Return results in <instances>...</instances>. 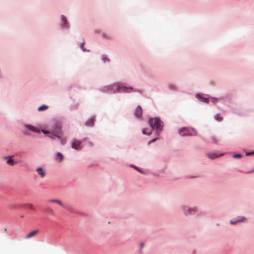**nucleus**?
<instances>
[{
    "instance_id": "obj_13",
    "label": "nucleus",
    "mask_w": 254,
    "mask_h": 254,
    "mask_svg": "<svg viewBox=\"0 0 254 254\" xmlns=\"http://www.w3.org/2000/svg\"><path fill=\"white\" fill-rule=\"evenodd\" d=\"M94 122V119L93 118H90L86 122V125L88 126H92Z\"/></svg>"
},
{
    "instance_id": "obj_9",
    "label": "nucleus",
    "mask_w": 254,
    "mask_h": 254,
    "mask_svg": "<svg viewBox=\"0 0 254 254\" xmlns=\"http://www.w3.org/2000/svg\"><path fill=\"white\" fill-rule=\"evenodd\" d=\"M39 232L38 230H36L30 232L25 236V239H28L35 237Z\"/></svg>"
},
{
    "instance_id": "obj_12",
    "label": "nucleus",
    "mask_w": 254,
    "mask_h": 254,
    "mask_svg": "<svg viewBox=\"0 0 254 254\" xmlns=\"http://www.w3.org/2000/svg\"><path fill=\"white\" fill-rule=\"evenodd\" d=\"M152 128H144L142 130V133L144 134L150 135L152 133Z\"/></svg>"
},
{
    "instance_id": "obj_19",
    "label": "nucleus",
    "mask_w": 254,
    "mask_h": 254,
    "mask_svg": "<svg viewBox=\"0 0 254 254\" xmlns=\"http://www.w3.org/2000/svg\"><path fill=\"white\" fill-rule=\"evenodd\" d=\"M215 118L216 120H217V121H219V122H221L223 120L222 117L220 114H217L215 116Z\"/></svg>"
},
{
    "instance_id": "obj_28",
    "label": "nucleus",
    "mask_w": 254,
    "mask_h": 254,
    "mask_svg": "<svg viewBox=\"0 0 254 254\" xmlns=\"http://www.w3.org/2000/svg\"><path fill=\"white\" fill-rule=\"evenodd\" d=\"M212 139L215 142V143H217V140L215 138V137L214 136H212L211 137Z\"/></svg>"
},
{
    "instance_id": "obj_30",
    "label": "nucleus",
    "mask_w": 254,
    "mask_h": 254,
    "mask_svg": "<svg viewBox=\"0 0 254 254\" xmlns=\"http://www.w3.org/2000/svg\"><path fill=\"white\" fill-rule=\"evenodd\" d=\"M157 138H154V139H152L151 140H150L149 141V143L154 142V141H155L157 140Z\"/></svg>"
},
{
    "instance_id": "obj_20",
    "label": "nucleus",
    "mask_w": 254,
    "mask_h": 254,
    "mask_svg": "<svg viewBox=\"0 0 254 254\" xmlns=\"http://www.w3.org/2000/svg\"><path fill=\"white\" fill-rule=\"evenodd\" d=\"M102 59L104 63L110 62V59L107 57L106 55H105L102 56Z\"/></svg>"
},
{
    "instance_id": "obj_16",
    "label": "nucleus",
    "mask_w": 254,
    "mask_h": 254,
    "mask_svg": "<svg viewBox=\"0 0 254 254\" xmlns=\"http://www.w3.org/2000/svg\"><path fill=\"white\" fill-rule=\"evenodd\" d=\"M245 220H246V219L245 218V217H243L242 219H239L237 221H230V223L231 224H236L237 222H244L245 221Z\"/></svg>"
},
{
    "instance_id": "obj_17",
    "label": "nucleus",
    "mask_w": 254,
    "mask_h": 254,
    "mask_svg": "<svg viewBox=\"0 0 254 254\" xmlns=\"http://www.w3.org/2000/svg\"><path fill=\"white\" fill-rule=\"evenodd\" d=\"M57 157L59 158V161L62 162L64 159V155L60 152L57 153Z\"/></svg>"
},
{
    "instance_id": "obj_8",
    "label": "nucleus",
    "mask_w": 254,
    "mask_h": 254,
    "mask_svg": "<svg viewBox=\"0 0 254 254\" xmlns=\"http://www.w3.org/2000/svg\"><path fill=\"white\" fill-rule=\"evenodd\" d=\"M142 114V109L140 106H138L134 111V115L136 117H141Z\"/></svg>"
},
{
    "instance_id": "obj_23",
    "label": "nucleus",
    "mask_w": 254,
    "mask_h": 254,
    "mask_svg": "<svg viewBox=\"0 0 254 254\" xmlns=\"http://www.w3.org/2000/svg\"><path fill=\"white\" fill-rule=\"evenodd\" d=\"M46 212L48 214L52 215L54 213L53 210L51 208H48L46 209Z\"/></svg>"
},
{
    "instance_id": "obj_34",
    "label": "nucleus",
    "mask_w": 254,
    "mask_h": 254,
    "mask_svg": "<svg viewBox=\"0 0 254 254\" xmlns=\"http://www.w3.org/2000/svg\"><path fill=\"white\" fill-rule=\"evenodd\" d=\"M137 171H138V172H140V173H142V172H141V171H140L138 168Z\"/></svg>"
},
{
    "instance_id": "obj_6",
    "label": "nucleus",
    "mask_w": 254,
    "mask_h": 254,
    "mask_svg": "<svg viewBox=\"0 0 254 254\" xmlns=\"http://www.w3.org/2000/svg\"><path fill=\"white\" fill-rule=\"evenodd\" d=\"M11 156H4L2 158L3 160L5 161L7 164L10 166H14L16 165L17 162L14 160Z\"/></svg>"
},
{
    "instance_id": "obj_26",
    "label": "nucleus",
    "mask_w": 254,
    "mask_h": 254,
    "mask_svg": "<svg viewBox=\"0 0 254 254\" xmlns=\"http://www.w3.org/2000/svg\"><path fill=\"white\" fill-rule=\"evenodd\" d=\"M85 44V42L83 41L82 43H81L80 44V48L83 51H85V50L83 48H84V45Z\"/></svg>"
},
{
    "instance_id": "obj_22",
    "label": "nucleus",
    "mask_w": 254,
    "mask_h": 254,
    "mask_svg": "<svg viewBox=\"0 0 254 254\" xmlns=\"http://www.w3.org/2000/svg\"><path fill=\"white\" fill-rule=\"evenodd\" d=\"M26 206L30 209H32V210H35V207H34V206L32 204H30V203H29V204H27L26 205Z\"/></svg>"
},
{
    "instance_id": "obj_5",
    "label": "nucleus",
    "mask_w": 254,
    "mask_h": 254,
    "mask_svg": "<svg viewBox=\"0 0 254 254\" xmlns=\"http://www.w3.org/2000/svg\"><path fill=\"white\" fill-rule=\"evenodd\" d=\"M71 147L76 150H80L82 148L81 142L74 138L71 142Z\"/></svg>"
},
{
    "instance_id": "obj_35",
    "label": "nucleus",
    "mask_w": 254,
    "mask_h": 254,
    "mask_svg": "<svg viewBox=\"0 0 254 254\" xmlns=\"http://www.w3.org/2000/svg\"><path fill=\"white\" fill-rule=\"evenodd\" d=\"M134 168L135 169H136V170H138V168H137V167H134Z\"/></svg>"
},
{
    "instance_id": "obj_14",
    "label": "nucleus",
    "mask_w": 254,
    "mask_h": 254,
    "mask_svg": "<svg viewBox=\"0 0 254 254\" xmlns=\"http://www.w3.org/2000/svg\"><path fill=\"white\" fill-rule=\"evenodd\" d=\"M48 202L57 203L62 206L63 205V203H62V202L59 199H50L48 200Z\"/></svg>"
},
{
    "instance_id": "obj_32",
    "label": "nucleus",
    "mask_w": 254,
    "mask_h": 254,
    "mask_svg": "<svg viewBox=\"0 0 254 254\" xmlns=\"http://www.w3.org/2000/svg\"><path fill=\"white\" fill-rule=\"evenodd\" d=\"M144 243H140V246L141 247H143L144 246Z\"/></svg>"
},
{
    "instance_id": "obj_15",
    "label": "nucleus",
    "mask_w": 254,
    "mask_h": 254,
    "mask_svg": "<svg viewBox=\"0 0 254 254\" xmlns=\"http://www.w3.org/2000/svg\"><path fill=\"white\" fill-rule=\"evenodd\" d=\"M219 155H217L216 153H208L207 154V156L211 159H214L216 157H218Z\"/></svg>"
},
{
    "instance_id": "obj_4",
    "label": "nucleus",
    "mask_w": 254,
    "mask_h": 254,
    "mask_svg": "<svg viewBox=\"0 0 254 254\" xmlns=\"http://www.w3.org/2000/svg\"><path fill=\"white\" fill-rule=\"evenodd\" d=\"M52 133L53 134L50 136V137L52 139H54L55 137L60 138L63 136L61 127L59 126H57L55 128L52 130Z\"/></svg>"
},
{
    "instance_id": "obj_2",
    "label": "nucleus",
    "mask_w": 254,
    "mask_h": 254,
    "mask_svg": "<svg viewBox=\"0 0 254 254\" xmlns=\"http://www.w3.org/2000/svg\"><path fill=\"white\" fill-rule=\"evenodd\" d=\"M113 93L116 92H130L132 91V87H127L124 86L112 85L109 87Z\"/></svg>"
},
{
    "instance_id": "obj_33",
    "label": "nucleus",
    "mask_w": 254,
    "mask_h": 254,
    "mask_svg": "<svg viewBox=\"0 0 254 254\" xmlns=\"http://www.w3.org/2000/svg\"><path fill=\"white\" fill-rule=\"evenodd\" d=\"M137 171H138V172H140V173H142V172H141V171H140L138 168Z\"/></svg>"
},
{
    "instance_id": "obj_7",
    "label": "nucleus",
    "mask_w": 254,
    "mask_h": 254,
    "mask_svg": "<svg viewBox=\"0 0 254 254\" xmlns=\"http://www.w3.org/2000/svg\"><path fill=\"white\" fill-rule=\"evenodd\" d=\"M25 128L32 132H35V133H40L41 130L37 127L33 126L32 125H25Z\"/></svg>"
},
{
    "instance_id": "obj_21",
    "label": "nucleus",
    "mask_w": 254,
    "mask_h": 254,
    "mask_svg": "<svg viewBox=\"0 0 254 254\" xmlns=\"http://www.w3.org/2000/svg\"><path fill=\"white\" fill-rule=\"evenodd\" d=\"M62 21L63 22V25L64 26H66V17L64 16L63 15L62 16Z\"/></svg>"
},
{
    "instance_id": "obj_18",
    "label": "nucleus",
    "mask_w": 254,
    "mask_h": 254,
    "mask_svg": "<svg viewBox=\"0 0 254 254\" xmlns=\"http://www.w3.org/2000/svg\"><path fill=\"white\" fill-rule=\"evenodd\" d=\"M48 107L47 106L43 105L40 106V107H39L38 110L39 111H43L47 110L48 109Z\"/></svg>"
},
{
    "instance_id": "obj_10",
    "label": "nucleus",
    "mask_w": 254,
    "mask_h": 254,
    "mask_svg": "<svg viewBox=\"0 0 254 254\" xmlns=\"http://www.w3.org/2000/svg\"><path fill=\"white\" fill-rule=\"evenodd\" d=\"M36 171L41 178H44L46 175L45 170L41 167H38L36 169Z\"/></svg>"
},
{
    "instance_id": "obj_36",
    "label": "nucleus",
    "mask_w": 254,
    "mask_h": 254,
    "mask_svg": "<svg viewBox=\"0 0 254 254\" xmlns=\"http://www.w3.org/2000/svg\"><path fill=\"white\" fill-rule=\"evenodd\" d=\"M252 172H253V171Z\"/></svg>"
},
{
    "instance_id": "obj_29",
    "label": "nucleus",
    "mask_w": 254,
    "mask_h": 254,
    "mask_svg": "<svg viewBox=\"0 0 254 254\" xmlns=\"http://www.w3.org/2000/svg\"><path fill=\"white\" fill-rule=\"evenodd\" d=\"M42 132H43L44 134H48L49 133L48 131L45 130H42Z\"/></svg>"
},
{
    "instance_id": "obj_25",
    "label": "nucleus",
    "mask_w": 254,
    "mask_h": 254,
    "mask_svg": "<svg viewBox=\"0 0 254 254\" xmlns=\"http://www.w3.org/2000/svg\"><path fill=\"white\" fill-rule=\"evenodd\" d=\"M66 142V138H62L61 140V143L62 144L64 145Z\"/></svg>"
},
{
    "instance_id": "obj_1",
    "label": "nucleus",
    "mask_w": 254,
    "mask_h": 254,
    "mask_svg": "<svg viewBox=\"0 0 254 254\" xmlns=\"http://www.w3.org/2000/svg\"><path fill=\"white\" fill-rule=\"evenodd\" d=\"M149 123L152 129H156L157 133L161 131L163 129L162 122L158 118H150L149 120Z\"/></svg>"
},
{
    "instance_id": "obj_31",
    "label": "nucleus",
    "mask_w": 254,
    "mask_h": 254,
    "mask_svg": "<svg viewBox=\"0 0 254 254\" xmlns=\"http://www.w3.org/2000/svg\"><path fill=\"white\" fill-rule=\"evenodd\" d=\"M88 144L90 146H93V144L91 142H88Z\"/></svg>"
},
{
    "instance_id": "obj_24",
    "label": "nucleus",
    "mask_w": 254,
    "mask_h": 254,
    "mask_svg": "<svg viewBox=\"0 0 254 254\" xmlns=\"http://www.w3.org/2000/svg\"><path fill=\"white\" fill-rule=\"evenodd\" d=\"M195 211V209L193 208V209L189 208V213L190 214H193L194 213Z\"/></svg>"
},
{
    "instance_id": "obj_3",
    "label": "nucleus",
    "mask_w": 254,
    "mask_h": 254,
    "mask_svg": "<svg viewBox=\"0 0 254 254\" xmlns=\"http://www.w3.org/2000/svg\"><path fill=\"white\" fill-rule=\"evenodd\" d=\"M179 134L182 136L195 135L196 130L191 127H183L179 130Z\"/></svg>"
},
{
    "instance_id": "obj_11",
    "label": "nucleus",
    "mask_w": 254,
    "mask_h": 254,
    "mask_svg": "<svg viewBox=\"0 0 254 254\" xmlns=\"http://www.w3.org/2000/svg\"><path fill=\"white\" fill-rule=\"evenodd\" d=\"M196 97L197 99H198L199 100L202 101L203 102L208 103V99L205 97H204L199 94H197L196 95Z\"/></svg>"
},
{
    "instance_id": "obj_27",
    "label": "nucleus",
    "mask_w": 254,
    "mask_h": 254,
    "mask_svg": "<svg viewBox=\"0 0 254 254\" xmlns=\"http://www.w3.org/2000/svg\"><path fill=\"white\" fill-rule=\"evenodd\" d=\"M233 157H234V158H241V157H242V155H241V154H237L234 155L233 156Z\"/></svg>"
}]
</instances>
